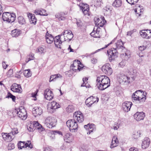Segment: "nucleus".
Instances as JSON below:
<instances>
[{"label":"nucleus","mask_w":151,"mask_h":151,"mask_svg":"<svg viewBox=\"0 0 151 151\" xmlns=\"http://www.w3.org/2000/svg\"><path fill=\"white\" fill-rule=\"evenodd\" d=\"M116 47L111 48L107 50V53L109 56V59L110 62L114 60L115 58H117L118 55L117 50H120L121 51L125 52L121 54V57L124 55L125 59H127L129 58V55L126 52V48L124 47L123 43L121 40H119L115 43Z\"/></svg>","instance_id":"1"},{"label":"nucleus","mask_w":151,"mask_h":151,"mask_svg":"<svg viewBox=\"0 0 151 151\" xmlns=\"http://www.w3.org/2000/svg\"><path fill=\"white\" fill-rule=\"evenodd\" d=\"M96 81L97 88L100 90H104L110 85V79L105 75H100L98 76Z\"/></svg>","instance_id":"2"},{"label":"nucleus","mask_w":151,"mask_h":151,"mask_svg":"<svg viewBox=\"0 0 151 151\" xmlns=\"http://www.w3.org/2000/svg\"><path fill=\"white\" fill-rule=\"evenodd\" d=\"M120 79L123 82L128 83L132 82L135 79L134 75L131 72H129L126 74H121Z\"/></svg>","instance_id":"3"},{"label":"nucleus","mask_w":151,"mask_h":151,"mask_svg":"<svg viewBox=\"0 0 151 151\" xmlns=\"http://www.w3.org/2000/svg\"><path fill=\"white\" fill-rule=\"evenodd\" d=\"M16 17V15L14 13L5 12L3 14L2 18L4 21L11 23L14 21Z\"/></svg>","instance_id":"4"},{"label":"nucleus","mask_w":151,"mask_h":151,"mask_svg":"<svg viewBox=\"0 0 151 151\" xmlns=\"http://www.w3.org/2000/svg\"><path fill=\"white\" fill-rule=\"evenodd\" d=\"M66 124L69 128V130L71 132H75L77 131L78 124L77 122L74 119L67 121Z\"/></svg>","instance_id":"5"},{"label":"nucleus","mask_w":151,"mask_h":151,"mask_svg":"<svg viewBox=\"0 0 151 151\" xmlns=\"http://www.w3.org/2000/svg\"><path fill=\"white\" fill-rule=\"evenodd\" d=\"M57 120L54 117H48L45 120V125L47 128L52 129L56 124Z\"/></svg>","instance_id":"6"},{"label":"nucleus","mask_w":151,"mask_h":151,"mask_svg":"<svg viewBox=\"0 0 151 151\" xmlns=\"http://www.w3.org/2000/svg\"><path fill=\"white\" fill-rule=\"evenodd\" d=\"M141 92V93L142 92L141 90H138L135 91L134 93L132 95V99L133 100L136 101L137 103H141L145 101L146 98L145 96L143 95L142 97H140L138 95V93H139Z\"/></svg>","instance_id":"7"},{"label":"nucleus","mask_w":151,"mask_h":151,"mask_svg":"<svg viewBox=\"0 0 151 151\" xmlns=\"http://www.w3.org/2000/svg\"><path fill=\"white\" fill-rule=\"evenodd\" d=\"M60 107L59 103L55 101H52L47 106V110L49 113H52L55 111V110Z\"/></svg>","instance_id":"8"},{"label":"nucleus","mask_w":151,"mask_h":151,"mask_svg":"<svg viewBox=\"0 0 151 151\" xmlns=\"http://www.w3.org/2000/svg\"><path fill=\"white\" fill-rule=\"evenodd\" d=\"M15 112L17 114L18 117L22 120H25L27 118V113L26 110L24 109H15Z\"/></svg>","instance_id":"9"},{"label":"nucleus","mask_w":151,"mask_h":151,"mask_svg":"<svg viewBox=\"0 0 151 151\" xmlns=\"http://www.w3.org/2000/svg\"><path fill=\"white\" fill-rule=\"evenodd\" d=\"M101 70L104 73L108 76L111 75L113 72L112 70L109 63L103 65L101 68Z\"/></svg>","instance_id":"10"},{"label":"nucleus","mask_w":151,"mask_h":151,"mask_svg":"<svg viewBox=\"0 0 151 151\" xmlns=\"http://www.w3.org/2000/svg\"><path fill=\"white\" fill-rule=\"evenodd\" d=\"M73 118L79 123L82 122L84 119V116L82 113L80 111L75 112L73 114Z\"/></svg>","instance_id":"11"},{"label":"nucleus","mask_w":151,"mask_h":151,"mask_svg":"<svg viewBox=\"0 0 151 151\" xmlns=\"http://www.w3.org/2000/svg\"><path fill=\"white\" fill-rule=\"evenodd\" d=\"M66 39L64 37L63 40H62V39L60 38L59 35H58L54 37V42L55 47L58 48H61L60 45L62 42L63 41H66Z\"/></svg>","instance_id":"12"},{"label":"nucleus","mask_w":151,"mask_h":151,"mask_svg":"<svg viewBox=\"0 0 151 151\" xmlns=\"http://www.w3.org/2000/svg\"><path fill=\"white\" fill-rule=\"evenodd\" d=\"M11 132L9 133L3 132L2 133V136L3 139L7 142L11 141L14 138Z\"/></svg>","instance_id":"13"},{"label":"nucleus","mask_w":151,"mask_h":151,"mask_svg":"<svg viewBox=\"0 0 151 151\" xmlns=\"http://www.w3.org/2000/svg\"><path fill=\"white\" fill-rule=\"evenodd\" d=\"M132 105L131 102L126 101L122 104V106L123 110L126 112H128L130 110Z\"/></svg>","instance_id":"14"},{"label":"nucleus","mask_w":151,"mask_h":151,"mask_svg":"<svg viewBox=\"0 0 151 151\" xmlns=\"http://www.w3.org/2000/svg\"><path fill=\"white\" fill-rule=\"evenodd\" d=\"M145 116V114L143 112H137L134 115V119L137 121L143 120Z\"/></svg>","instance_id":"15"},{"label":"nucleus","mask_w":151,"mask_h":151,"mask_svg":"<svg viewBox=\"0 0 151 151\" xmlns=\"http://www.w3.org/2000/svg\"><path fill=\"white\" fill-rule=\"evenodd\" d=\"M44 96L45 98L48 100H52L53 97L52 91L49 89H46L45 91Z\"/></svg>","instance_id":"16"},{"label":"nucleus","mask_w":151,"mask_h":151,"mask_svg":"<svg viewBox=\"0 0 151 151\" xmlns=\"http://www.w3.org/2000/svg\"><path fill=\"white\" fill-rule=\"evenodd\" d=\"M11 90L14 92L21 93L22 91L21 85L16 83H14L12 87L11 88Z\"/></svg>","instance_id":"17"},{"label":"nucleus","mask_w":151,"mask_h":151,"mask_svg":"<svg viewBox=\"0 0 151 151\" xmlns=\"http://www.w3.org/2000/svg\"><path fill=\"white\" fill-rule=\"evenodd\" d=\"M84 127L86 129H88L89 130V131L87 132L88 134H90L95 129V125L93 124H88L87 125H84Z\"/></svg>","instance_id":"18"},{"label":"nucleus","mask_w":151,"mask_h":151,"mask_svg":"<svg viewBox=\"0 0 151 151\" xmlns=\"http://www.w3.org/2000/svg\"><path fill=\"white\" fill-rule=\"evenodd\" d=\"M150 143V139L147 137H145L142 142V148L143 149H146L149 146Z\"/></svg>","instance_id":"19"},{"label":"nucleus","mask_w":151,"mask_h":151,"mask_svg":"<svg viewBox=\"0 0 151 151\" xmlns=\"http://www.w3.org/2000/svg\"><path fill=\"white\" fill-rule=\"evenodd\" d=\"M42 109L39 107H36L33 108L32 110L33 114L35 116H36L38 115H40L42 113Z\"/></svg>","instance_id":"20"},{"label":"nucleus","mask_w":151,"mask_h":151,"mask_svg":"<svg viewBox=\"0 0 151 151\" xmlns=\"http://www.w3.org/2000/svg\"><path fill=\"white\" fill-rule=\"evenodd\" d=\"M34 126V128L38 129L39 131H41L43 130L44 128L42 127V126L40 124L37 122L34 121L32 123H31Z\"/></svg>","instance_id":"21"},{"label":"nucleus","mask_w":151,"mask_h":151,"mask_svg":"<svg viewBox=\"0 0 151 151\" xmlns=\"http://www.w3.org/2000/svg\"><path fill=\"white\" fill-rule=\"evenodd\" d=\"M27 16L28 18L30 19V22L31 24H36L37 20L34 14L29 13L27 14Z\"/></svg>","instance_id":"22"},{"label":"nucleus","mask_w":151,"mask_h":151,"mask_svg":"<svg viewBox=\"0 0 151 151\" xmlns=\"http://www.w3.org/2000/svg\"><path fill=\"white\" fill-rule=\"evenodd\" d=\"M119 141L116 137L114 136L113 137L111 142V144L110 146L111 148H113L117 146L119 144Z\"/></svg>","instance_id":"23"},{"label":"nucleus","mask_w":151,"mask_h":151,"mask_svg":"<svg viewBox=\"0 0 151 151\" xmlns=\"http://www.w3.org/2000/svg\"><path fill=\"white\" fill-rule=\"evenodd\" d=\"M64 141L70 143L73 140V137L70 133H67L64 138Z\"/></svg>","instance_id":"24"},{"label":"nucleus","mask_w":151,"mask_h":151,"mask_svg":"<svg viewBox=\"0 0 151 151\" xmlns=\"http://www.w3.org/2000/svg\"><path fill=\"white\" fill-rule=\"evenodd\" d=\"M65 14L63 12H61L57 13L55 15V17L58 18L59 21L64 20L65 18Z\"/></svg>","instance_id":"25"},{"label":"nucleus","mask_w":151,"mask_h":151,"mask_svg":"<svg viewBox=\"0 0 151 151\" xmlns=\"http://www.w3.org/2000/svg\"><path fill=\"white\" fill-rule=\"evenodd\" d=\"M20 34V31L17 29H14L11 31V35L13 37H18Z\"/></svg>","instance_id":"26"},{"label":"nucleus","mask_w":151,"mask_h":151,"mask_svg":"<svg viewBox=\"0 0 151 151\" xmlns=\"http://www.w3.org/2000/svg\"><path fill=\"white\" fill-rule=\"evenodd\" d=\"M122 4L121 0H115L113 2L112 5L114 7H119L121 6Z\"/></svg>","instance_id":"27"},{"label":"nucleus","mask_w":151,"mask_h":151,"mask_svg":"<svg viewBox=\"0 0 151 151\" xmlns=\"http://www.w3.org/2000/svg\"><path fill=\"white\" fill-rule=\"evenodd\" d=\"M88 78L85 77L83 79V83L81 85V87H86V88H89L90 87V85L87 83Z\"/></svg>","instance_id":"28"},{"label":"nucleus","mask_w":151,"mask_h":151,"mask_svg":"<svg viewBox=\"0 0 151 151\" xmlns=\"http://www.w3.org/2000/svg\"><path fill=\"white\" fill-rule=\"evenodd\" d=\"M45 39L47 43L48 44H51L54 41V37L52 35H51L45 38Z\"/></svg>","instance_id":"29"},{"label":"nucleus","mask_w":151,"mask_h":151,"mask_svg":"<svg viewBox=\"0 0 151 151\" xmlns=\"http://www.w3.org/2000/svg\"><path fill=\"white\" fill-rule=\"evenodd\" d=\"M93 99V96H91L87 98L86 101L85 103L86 105L88 106H90L92 105V99Z\"/></svg>","instance_id":"30"},{"label":"nucleus","mask_w":151,"mask_h":151,"mask_svg":"<svg viewBox=\"0 0 151 151\" xmlns=\"http://www.w3.org/2000/svg\"><path fill=\"white\" fill-rule=\"evenodd\" d=\"M141 134L140 131H136L134 132L132 136L134 139H137L140 137Z\"/></svg>","instance_id":"31"},{"label":"nucleus","mask_w":151,"mask_h":151,"mask_svg":"<svg viewBox=\"0 0 151 151\" xmlns=\"http://www.w3.org/2000/svg\"><path fill=\"white\" fill-rule=\"evenodd\" d=\"M147 30H142L140 32L141 36L143 38L147 39Z\"/></svg>","instance_id":"32"},{"label":"nucleus","mask_w":151,"mask_h":151,"mask_svg":"<svg viewBox=\"0 0 151 151\" xmlns=\"http://www.w3.org/2000/svg\"><path fill=\"white\" fill-rule=\"evenodd\" d=\"M19 23L21 24H25V21L24 19L22 16H19L18 18Z\"/></svg>","instance_id":"33"},{"label":"nucleus","mask_w":151,"mask_h":151,"mask_svg":"<svg viewBox=\"0 0 151 151\" xmlns=\"http://www.w3.org/2000/svg\"><path fill=\"white\" fill-rule=\"evenodd\" d=\"M24 76L27 77H29L31 76L32 74L29 69L25 70L23 73Z\"/></svg>","instance_id":"34"},{"label":"nucleus","mask_w":151,"mask_h":151,"mask_svg":"<svg viewBox=\"0 0 151 151\" xmlns=\"http://www.w3.org/2000/svg\"><path fill=\"white\" fill-rule=\"evenodd\" d=\"M101 19L103 21V22L102 23V21H101V22H100V23L97 24V25H96L97 26L96 27L97 28V29H98V27L99 28V27H103L104 24L105 22H106V21L104 19V17H102V18H101Z\"/></svg>","instance_id":"35"},{"label":"nucleus","mask_w":151,"mask_h":151,"mask_svg":"<svg viewBox=\"0 0 151 151\" xmlns=\"http://www.w3.org/2000/svg\"><path fill=\"white\" fill-rule=\"evenodd\" d=\"M96 29L95 32H92L91 33L90 35L91 36L94 37H100L99 35V31H98L97 29Z\"/></svg>","instance_id":"36"},{"label":"nucleus","mask_w":151,"mask_h":151,"mask_svg":"<svg viewBox=\"0 0 151 151\" xmlns=\"http://www.w3.org/2000/svg\"><path fill=\"white\" fill-rule=\"evenodd\" d=\"M81 63V62L79 60H75L73 64H72L70 68L72 69V68L76 67V66H79V64Z\"/></svg>","instance_id":"37"},{"label":"nucleus","mask_w":151,"mask_h":151,"mask_svg":"<svg viewBox=\"0 0 151 151\" xmlns=\"http://www.w3.org/2000/svg\"><path fill=\"white\" fill-rule=\"evenodd\" d=\"M66 111L69 113L73 112L74 110V107L72 105H70L66 108Z\"/></svg>","instance_id":"38"},{"label":"nucleus","mask_w":151,"mask_h":151,"mask_svg":"<svg viewBox=\"0 0 151 151\" xmlns=\"http://www.w3.org/2000/svg\"><path fill=\"white\" fill-rule=\"evenodd\" d=\"M6 98H11L13 101H15L16 99L15 96L9 92L8 93L7 96Z\"/></svg>","instance_id":"39"},{"label":"nucleus","mask_w":151,"mask_h":151,"mask_svg":"<svg viewBox=\"0 0 151 151\" xmlns=\"http://www.w3.org/2000/svg\"><path fill=\"white\" fill-rule=\"evenodd\" d=\"M25 142L19 141L18 144V146L19 149H21L22 148L24 147Z\"/></svg>","instance_id":"40"},{"label":"nucleus","mask_w":151,"mask_h":151,"mask_svg":"<svg viewBox=\"0 0 151 151\" xmlns=\"http://www.w3.org/2000/svg\"><path fill=\"white\" fill-rule=\"evenodd\" d=\"M82 5V6H80V8L81 10L89 9V6L87 4H83Z\"/></svg>","instance_id":"41"},{"label":"nucleus","mask_w":151,"mask_h":151,"mask_svg":"<svg viewBox=\"0 0 151 151\" xmlns=\"http://www.w3.org/2000/svg\"><path fill=\"white\" fill-rule=\"evenodd\" d=\"M52 77L53 78V79H52V80H51V78H52V76H51V77L50 78V82L52 81V80H53V79H54L56 78H61L62 77V76L60 74H55V75H52Z\"/></svg>","instance_id":"42"},{"label":"nucleus","mask_w":151,"mask_h":151,"mask_svg":"<svg viewBox=\"0 0 151 151\" xmlns=\"http://www.w3.org/2000/svg\"><path fill=\"white\" fill-rule=\"evenodd\" d=\"M66 37H67V38H65V39H66V40H69V41H70L73 38V34L72 32H70L69 34L68 35H66Z\"/></svg>","instance_id":"43"},{"label":"nucleus","mask_w":151,"mask_h":151,"mask_svg":"<svg viewBox=\"0 0 151 151\" xmlns=\"http://www.w3.org/2000/svg\"><path fill=\"white\" fill-rule=\"evenodd\" d=\"M76 24H77V27L80 28H81L83 25V22L79 20H77Z\"/></svg>","instance_id":"44"},{"label":"nucleus","mask_w":151,"mask_h":151,"mask_svg":"<svg viewBox=\"0 0 151 151\" xmlns=\"http://www.w3.org/2000/svg\"><path fill=\"white\" fill-rule=\"evenodd\" d=\"M18 129L17 128H14L12 129V130L11 133L12 134V135L13 136L14 134H17L18 133Z\"/></svg>","instance_id":"45"},{"label":"nucleus","mask_w":151,"mask_h":151,"mask_svg":"<svg viewBox=\"0 0 151 151\" xmlns=\"http://www.w3.org/2000/svg\"><path fill=\"white\" fill-rule=\"evenodd\" d=\"M92 104L95 103H97L99 101V99L97 97L93 96V99H92Z\"/></svg>","instance_id":"46"},{"label":"nucleus","mask_w":151,"mask_h":151,"mask_svg":"<svg viewBox=\"0 0 151 151\" xmlns=\"http://www.w3.org/2000/svg\"><path fill=\"white\" fill-rule=\"evenodd\" d=\"M27 129L29 132H33L35 130V128H34L31 123L29 126H27Z\"/></svg>","instance_id":"47"},{"label":"nucleus","mask_w":151,"mask_h":151,"mask_svg":"<svg viewBox=\"0 0 151 151\" xmlns=\"http://www.w3.org/2000/svg\"><path fill=\"white\" fill-rule=\"evenodd\" d=\"M8 149L11 150L15 148L14 145L13 143L11 142L9 143L8 145Z\"/></svg>","instance_id":"48"},{"label":"nucleus","mask_w":151,"mask_h":151,"mask_svg":"<svg viewBox=\"0 0 151 151\" xmlns=\"http://www.w3.org/2000/svg\"><path fill=\"white\" fill-rule=\"evenodd\" d=\"M45 11H45L44 9H42V10H36L35 11V14H39L40 15H45V14H43V13H42V14H41V12H42V11Z\"/></svg>","instance_id":"49"},{"label":"nucleus","mask_w":151,"mask_h":151,"mask_svg":"<svg viewBox=\"0 0 151 151\" xmlns=\"http://www.w3.org/2000/svg\"><path fill=\"white\" fill-rule=\"evenodd\" d=\"M116 38H115L113 40L109 43L108 44H107V45H105V47H103L101 49H98V50H96V51L97 52H98L99 50H102V49H104L105 48H106V47H107L108 46H109V45H111V44H112L113 43L115 40L116 39Z\"/></svg>","instance_id":"50"},{"label":"nucleus","mask_w":151,"mask_h":151,"mask_svg":"<svg viewBox=\"0 0 151 151\" xmlns=\"http://www.w3.org/2000/svg\"><path fill=\"white\" fill-rule=\"evenodd\" d=\"M13 70L12 69H9L7 73V75L8 77L11 76L13 74Z\"/></svg>","instance_id":"51"},{"label":"nucleus","mask_w":151,"mask_h":151,"mask_svg":"<svg viewBox=\"0 0 151 151\" xmlns=\"http://www.w3.org/2000/svg\"><path fill=\"white\" fill-rule=\"evenodd\" d=\"M147 45L144 46L142 45L140 46L139 47V50L141 52L143 50H144L147 47Z\"/></svg>","instance_id":"52"},{"label":"nucleus","mask_w":151,"mask_h":151,"mask_svg":"<svg viewBox=\"0 0 151 151\" xmlns=\"http://www.w3.org/2000/svg\"><path fill=\"white\" fill-rule=\"evenodd\" d=\"M147 39H149L151 37V30L147 29Z\"/></svg>","instance_id":"53"},{"label":"nucleus","mask_w":151,"mask_h":151,"mask_svg":"<svg viewBox=\"0 0 151 151\" xmlns=\"http://www.w3.org/2000/svg\"><path fill=\"white\" fill-rule=\"evenodd\" d=\"M94 20L95 22V25H97L98 24L100 23V22L101 21L99 18L97 17H95Z\"/></svg>","instance_id":"54"},{"label":"nucleus","mask_w":151,"mask_h":151,"mask_svg":"<svg viewBox=\"0 0 151 151\" xmlns=\"http://www.w3.org/2000/svg\"><path fill=\"white\" fill-rule=\"evenodd\" d=\"M89 9H86L85 10H82V12L83 13L84 15H87L89 16V14L88 13V11Z\"/></svg>","instance_id":"55"},{"label":"nucleus","mask_w":151,"mask_h":151,"mask_svg":"<svg viewBox=\"0 0 151 151\" xmlns=\"http://www.w3.org/2000/svg\"><path fill=\"white\" fill-rule=\"evenodd\" d=\"M29 59V60H33L34 58V55L33 54H30L28 56Z\"/></svg>","instance_id":"56"},{"label":"nucleus","mask_w":151,"mask_h":151,"mask_svg":"<svg viewBox=\"0 0 151 151\" xmlns=\"http://www.w3.org/2000/svg\"><path fill=\"white\" fill-rule=\"evenodd\" d=\"M126 65V63L124 61H122L119 64V65L120 67L123 68Z\"/></svg>","instance_id":"57"},{"label":"nucleus","mask_w":151,"mask_h":151,"mask_svg":"<svg viewBox=\"0 0 151 151\" xmlns=\"http://www.w3.org/2000/svg\"><path fill=\"white\" fill-rule=\"evenodd\" d=\"M53 133L54 134H59L60 135H62V132L60 131H58L57 130H54L52 131Z\"/></svg>","instance_id":"58"},{"label":"nucleus","mask_w":151,"mask_h":151,"mask_svg":"<svg viewBox=\"0 0 151 151\" xmlns=\"http://www.w3.org/2000/svg\"><path fill=\"white\" fill-rule=\"evenodd\" d=\"M38 91V90L37 89L36 91L34 93H32V96L33 98H36V96L37 95V93Z\"/></svg>","instance_id":"59"},{"label":"nucleus","mask_w":151,"mask_h":151,"mask_svg":"<svg viewBox=\"0 0 151 151\" xmlns=\"http://www.w3.org/2000/svg\"><path fill=\"white\" fill-rule=\"evenodd\" d=\"M70 32H72L71 31L69 30H66L64 31V33L65 34V37L66 36V35H68Z\"/></svg>","instance_id":"60"},{"label":"nucleus","mask_w":151,"mask_h":151,"mask_svg":"<svg viewBox=\"0 0 151 151\" xmlns=\"http://www.w3.org/2000/svg\"><path fill=\"white\" fill-rule=\"evenodd\" d=\"M38 52L41 53H44V49L42 47H39L38 49Z\"/></svg>","instance_id":"61"},{"label":"nucleus","mask_w":151,"mask_h":151,"mask_svg":"<svg viewBox=\"0 0 151 151\" xmlns=\"http://www.w3.org/2000/svg\"><path fill=\"white\" fill-rule=\"evenodd\" d=\"M129 151H138V150L137 148L134 147H132L129 149Z\"/></svg>","instance_id":"62"},{"label":"nucleus","mask_w":151,"mask_h":151,"mask_svg":"<svg viewBox=\"0 0 151 151\" xmlns=\"http://www.w3.org/2000/svg\"><path fill=\"white\" fill-rule=\"evenodd\" d=\"M2 65L4 69H6L7 66H8V65H6L5 63V62H3L2 63Z\"/></svg>","instance_id":"63"},{"label":"nucleus","mask_w":151,"mask_h":151,"mask_svg":"<svg viewBox=\"0 0 151 151\" xmlns=\"http://www.w3.org/2000/svg\"><path fill=\"white\" fill-rule=\"evenodd\" d=\"M44 151H52V150L50 147H47L45 148Z\"/></svg>","instance_id":"64"}]
</instances>
